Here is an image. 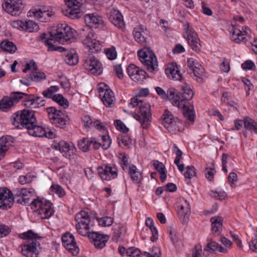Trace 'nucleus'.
I'll return each instance as SVG.
<instances>
[{
  "label": "nucleus",
  "mask_w": 257,
  "mask_h": 257,
  "mask_svg": "<svg viewBox=\"0 0 257 257\" xmlns=\"http://www.w3.org/2000/svg\"><path fill=\"white\" fill-rule=\"evenodd\" d=\"M133 35L137 43L143 45L146 44L148 33L145 27L142 25L136 26L134 29Z\"/></svg>",
  "instance_id": "nucleus-22"
},
{
  "label": "nucleus",
  "mask_w": 257,
  "mask_h": 257,
  "mask_svg": "<svg viewBox=\"0 0 257 257\" xmlns=\"http://www.w3.org/2000/svg\"><path fill=\"white\" fill-rule=\"evenodd\" d=\"M109 21L115 27L119 29H123L125 24L123 16L118 10H113L108 17Z\"/></svg>",
  "instance_id": "nucleus-25"
},
{
  "label": "nucleus",
  "mask_w": 257,
  "mask_h": 257,
  "mask_svg": "<svg viewBox=\"0 0 257 257\" xmlns=\"http://www.w3.org/2000/svg\"><path fill=\"white\" fill-rule=\"evenodd\" d=\"M98 174L100 177L104 180L110 181L117 177L118 170L113 165L105 164L97 169Z\"/></svg>",
  "instance_id": "nucleus-13"
},
{
  "label": "nucleus",
  "mask_w": 257,
  "mask_h": 257,
  "mask_svg": "<svg viewBox=\"0 0 257 257\" xmlns=\"http://www.w3.org/2000/svg\"><path fill=\"white\" fill-rule=\"evenodd\" d=\"M52 203L46 199H35L32 203V207H35L39 215L42 219L48 218L53 214Z\"/></svg>",
  "instance_id": "nucleus-9"
},
{
  "label": "nucleus",
  "mask_w": 257,
  "mask_h": 257,
  "mask_svg": "<svg viewBox=\"0 0 257 257\" xmlns=\"http://www.w3.org/2000/svg\"><path fill=\"white\" fill-rule=\"evenodd\" d=\"M20 237L26 240L24 244L19 246L23 255L27 257H37L38 254L37 248L40 245L38 240L41 237L31 230L21 234Z\"/></svg>",
  "instance_id": "nucleus-6"
},
{
  "label": "nucleus",
  "mask_w": 257,
  "mask_h": 257,
  "mask_svg": "<svg viewBox=\"0 0 257 257\" xmlns=\"http://www.w3.org/2000/svg\"><path fill=\"white\" fill-rule=\"evenodd\" d=\"M215 171L214 168H207L204 172L206 178L210 181L213 179Z\"/></svg>",
  "instance_id": "nucleus-59"
},
{
  "label": "nucleus",
  "mask_w": 257,
  "mask_h": 257,
  "mask_svg": "<svg viewBox=\"0 0 257 257\" xmlns=\"http://www.w3.org/2000/svg\"><path fill=\"white\" fill-rule=\"evenodd\" d=\"M108 86L104 83L99 84L98 91L103 104L108 107L111 106L114 99V93Z\"/></svg>",
  "instance_id": "nucleus-16"
},
{
  "label": "nucleus",
  "mask_w": 257,
  "mask_h": 257,
  "mask_svg": "<svg viewBox=\"0 0 257 257\" xmlns=\"http://www.w3.org/2000/svg\"><path fill=\"white\" fill-rule=\"evenodd\" d=\"M204 251H210L212 252L215 251H218L222 253H226L227 249L221 245H220L216 241H211L207 243L206 247L204 249Z\"/></svg>",
  "instance_id": "nucleus-34"
},
{
  "label": "nucleus",
  "mask_w": 257,
  "mask_h": 257,
  "mask_svg": "<svg viewBox=\"0 0 257 257\" xmlns=\"http://www.w3.org/2000/svg\"><path fill=\"white\" fill-rule=\"evenodd\" d=\"M162 119L163 125L169 133L174 134L179 130L181 122L177 117H174L168 110H165Z\"/></svg>",
  "instance_id": "nucleus-10"
},
{
  "label": "nucleus",
  "mask_w": 257,
  "mask_h": 257,
  "mask_svg": "<svg viewBox=\"0 0 257 257\" xmlns=\"http://www.w3.org/2000/svg\"><path fill=\"white\" fill-rule=\"evenodd\" d=\"M12 123L18 128L25 127L26 129L30 124L36 122L34 111L30 109H24L17 112L12 117Z\"/></svg>",
  "instance_id": "nucleus-7"
},
{
  "label": "nucleus",
  "mask_w": 257,
  "mask_h": 257,
  "mask_svg": "<svg viewBox=\"0 0 257 257\" xmlns=\"http://www.w3.org/2000/svg\"><path fill=\"white\" fill-rule=\"evenodd\" d=\"M195 168L193 166H187L184 175L185 178L191 179L195 175Z\"/></svg>",
  "instance_id": "nucleus-58"
},
{
  "label": "nucleus",
  "mask_w": 257,
  "mask_h": 257,
  "mask_svg": "<svg viewBox=\"0 0 257 257\" xmlns=\"http://www.w3.org/2000/svg\"><path fill=\"white\" fill-rule=\"evenodd\" d=\"M35 176L32 173H28L25 176H21L19 177V182L23 185L27 183H31Z\"/></svg>",
  "instance_id": "nucleus-48"
},
{
  "label": "nucleus",
  "mask_w": 257,
  "mask_h": 257,
  "mask_svg": "<svg viewBox=\"0 0 257 257\" xmlns=\"http://www.w3.org/2000/svg\"><path fill=\"white\" fill-rule=\"evenodd\" d=\"M126 231V228L122 225H119L114 229L113 239L116 240L121 239Z\"/></svg>",
  "instance_id": "nucleus-43"
},
{
  "label": "nucleus",
  "mask_w": 257,
  "mask_h": 257,
  "mask_svg": "<svg viewBox=\"0 0 257 257\" xmlns=\"http://www.w3.org/2000/svg\"><path fill=\"white\" fill-rule=\"evenodd\" d=\"M3 4L5 11L13 16L20 15L23 11L22 0H4Z\"/></svg>",
  "instance_id": "nucleus-14"
},
{
  "label": "nucleus",
  "mask_w": 257,
  "mask_h": 257,
  "mask_svg": "<svg viewBox=\"0 0 257 257\" xmlns=\"http://www.w3.org/2000/svg\"><path fill=\"white\" fill-rule=\"evenodd\" d=\"M23 30L29 32H34L37 31L39 29L38 24L32 20L24 21V26Z\"/></svg>",
  "instance_id": "nucleus-36"
},
{
  "label": "nucleus",
  "mask_w": 257,
  "mask_h": 257,
  "mask_svg": "<svg viewBox=\"0 0 257 257\" xmlns=\"http://www.w3.org/2000/svg\"><path fill=\"white\" fill-rule=\"evenodd\" d=\"M101 147L104 150L107 149L111 145V141L108 135H103L101 137Z\"/></svg>",
  "instance_id": "nucleus-55"
},
{
  "label": "nucleus",
  "mask_w": 257,
  "mask_h": 257,
  "mask_svg": "<svg viewBox=\"0 0 257 257\" xmlns=\"http://www.w3.org/2000/svg\"><path fill=\"white\" fill-rule=\"evenodd\" d=\"M93 226L88 213L81 210V236L87 237L93 242L96 248L101 249L105 246L109 236L93 231Z\"/></svg>",
  "instance_id": "nucleus-4"
},
{
  "label": "nucleus",
  "mask_w": 257,
  "mask_h": 257,
  "mask_svg": "<svg viewBox=\"0 0 257 257\" xmlns=\"http://www.w3.org/2000/svg\"><path fill=\"white\" fill-rule=\"evenodd\" d=\"M24 95L27 96V95L25 93L21 92H16L13 93L12 94L10 98L12 99V100H14V103L15 104L18 102L20 99L23 98V96Z\"/></svg>",
  "instance_id": "nucleus-61"
},
{
  "label": "nucleus",
  "mask_w": 257,
  "mask_h": 257,
  "mask_svg": "<svg viewBox=\"0 0 257 257\" xmlns=\"http://www.w3.org/2000/svg\"><path fill=\"white\" fill-rule=\"evenodd\" d=\"M126 255L127 257H142L141 251L135 247H130L127 249Z\"/></svg>",
  "instance_id": "nucleus-49"
},
{
  "label": "nucleus",
  "mask_w": 257,
  "mask_h": 257,
  "mask_svg": "<svg viewBox=\"0 0 257 257\" xmlns=\"http://www.w3.org/2000/svg\"><path fill=\"white\" fill-rule=\"evenodd\" d=\"M27 128L28 134L32 136L36 137H43L45 134V129L34 122L33 124H30Z\"/></svg>",
  "instance_id": "nucleus-29"
},
{
  "label": "nucleus",
  "mask_w": 257,
  "mask_h": 257,
  "mask_svg": "<svg viewBox=\"0 0 257 257\" xmlns=\"http://www.w3.org/2000/svg\"><path fill=\"white\" fill-rule=\"evenodd\" d=\"M62 241L64 247L73 255H76L79 252V248L76 245L74 236L67 232L62 236Z\"/></svg>",
  "instance_id": "nucleus-17"
},
{
  "label": "nucleus",
  "mask_w": 257,
  "mask_h": 257,
  "mask_svg": "<svg viewBox=\"0 0 257 257\" xmlns=\"http://www.w3.org/2000/svg\"><path fill=\"white\" fill-rule=\"evenodd\" d=\"M167 76L174 80H180L182 79L181 73L176 63L168 64L165 69Z\"/></svg>",
  "instance_id": "nucleus-26"
},
{
  "label": "nucleus",
  "mask_w": 257,
  "mask_h": 257,
  "mask_svg": "<svg viewBox=\"0 0 257 257\" xmlns=\"http://www.w3.org/2000/svg\"><path fill=\"white\" fill-rule=\"evenodd\" d=\"M37 69V65L34 61H31L29 63H27L26 67L23 69V71L24 73L27 72L28 70H32L33 71Z\"/></svg>",
  "instance_id": "nucleus-62"
},
{
  "label": "nucleus",
  "mask_w": 257,
  "mask_h": 257,
  "mask_svg": "<svg viewBox=\"0 0 257 257\" xmlns=\"http://www.w3.org/2000/svg\"><path fill=\"white\" fill-rule=\"evenodd\" d=\"M44 100L40 97H34L29 95L24 102V105L31 108H37L44 105Z\"/></svg>",
  "instance_id": "nucleus-28"
},
{
  "label": "nucleus",
  "mask_w": 257,
  "mask_h": 257,
  "mask_svg": "<svg viewBox=\"0 0 257 257\" xmlns=\"http://www.w3.org/2000/svg\"><path fill=\"white\" fill-rule=\"evenodd\" d=\"M105 53L107 57L109 60H114L117 57V53L114 47L106 49L105 50Z\"/></svg>",
  "instance_id": "nucleus-53"
},
{
  "label": "nucleus",
  "mask_w": 257,
  "mask_h": 257,
  "mask_svg": "<svg viewBox=\"0 0 257 257\" xmlns=\"http://www.w3.org/2000/svg\"><path fill=\"white\" fill-rule=\"evenodd\" d=\"M187 66L189 68L188 72L193 73L196 80H201L204 74V69L198 61L192 58H189L187 60Z\"/></svg>",
  "instance_id": "nucleus-20"
},
{
  "label": "nucleus",
  "mask_w": 257,
  "mask_h": 257,
  "mask_svg": "<svg viewBox=\"0 0 257 257\" xmlns=\"http://www.w3.org/2000/svg\"><path fill=\"white\" fill-rule=\"evenodd\" d=\"M50 190L52 192L58 195L60 197H62L65 195L64 190L61 186L58 184H53L50 187Z\"/></svg>",
  "instance_id": "nucleus-47"
},
{
  "label": "nucleus",
  "mask_w": 257,
  "mask_h": 257,
  "mask_svg": "<svg viewBox=\"0 0 257 257\" xmlns=\"http://www.w3.org/2000/svg\"><path fill=\"white\" fill-rule=\"evenodd\" d=\"M193 95L192 90L187 85L182 86L179 93H177L176 90L173 88L167 91L168 99L174 105L181 108L184 117L191 122L194 121L195 117L194 107L192 103L184 101L192 99Z\"/></svg>",
  "instance_id": "nucleus-2"
},
{
  "label": "nucleus",
  "mask_w": 257,
  "mask_h": 257,
  "mask_svg": "<svg viewBox=\"0 0 257 257\" xmlns=\"http://www.w3.org/2000/svg\"><path fill=\"white\" fill-rule=\"evenodd\" d=\"M248 32H249V30L246 27L243 28L242 31L233 27L231 31V39L232 41L238 44L245 42L247 40V37L249 36Z\"/></svg>",
  "instance_id": "nucleus-23"
},
{
  "label": "nucleus",
  "mask_w": 257,
  "mask_h": 257,
  "mask_svg": "<svg viewBox=\"0 0 257 257\" xmlns=\"http://www.w3.org/2000/svg\"><path fill=\"white\" fill-rule=\"evenodd\" d=\"M141 62L147 66V70L154 73L158 70V60L154 53L148 47H144L138 51Z\"/></svg>",
  "instance_id": "nucleus-8"
},
{
  "label": "nucleus",
  "mask_w": 257,
  "mask_h": 257,
  "mask_svg": "<svg viewBox=\"0 0 257 257\" xmlns=\"http://www.w3.org/2000/svg\"><path fill=\"white\" fill-rule=\"evenodd\" d=\"M53 148L59 150L64 157L69 159H71L76 152V149L72 143L64 141H61L58 144L53 145Z\"/></svg>",
  "instance_id": "nucleus-15"
},
{
  "label": "nucleus",
  "mask_w": 257,
  "mask_h": 257,
  "mask_svg": "<svg viewBox=\"0 0 257 257\" xmlns=\"http://www.w3.org/2000/svg\"><path fill=\"white\" fill-rule=\"evenodd\" d=\"M185 203L184 205H180L179 206L180 209L178 211L180 218L184 222L187 221L191 213V207L189 202L185 200Z\"/></svg>",
  "instance_id": "nucleus-27"
},
{
  "label": "nucleus",
  "mask_w": 257,
  "mask_h": 257,
  "mask_svg": "<svg viewBox=\"0 0 257 257\" xmlns=\"http://www.w3.org/2000/svg\"><path fill=\"white\" fill-rule=\"evenodd\" d=\"M128 75L131 78L135 81L142 80L145 76V71L140 68L134 64H130L127 68Z\"/></svg>",
  "instance_id": "nucleus-24"
},
{
  "label": "nucleus",
  "mask_w": 257,
  "mask_h": 257,
  "mask_svg": "<svg viewBox=\"0 0 257 257\" xmlns=\"http://www.w3.org/2000/svg\"><path fill=\"white\" fill-rule=\"evenodd\" d=\"M15 104L14 100L9 97H5L0 101V109L6 111Z\"/></svg>",
  "instance_id": "nucleus-37"
},
{
  "label": "nucleus",
  "mask_w": 257,
  "mask_h": 257,
  "mask_svg": "<svg viewBox=\"0 0 257 257\" xmlns=\"http://www.w3.org/2000/svg\"><path fill=\"white\" fill-rule=\"evenodd\" d=\"M50 39L44 41L49 51H62L64 50L62 47H55L52 44L53 41L63 45L70 43L74 41L72 29L65 23L58 24L56 32H50Z\"/></svg>",
  "instance_id": "nucleus-3"
},
{
  "label": "nucleus",
  "mask_w": 257,
  "mask_h": 257,
  "mask_svg": "<svg viewBox=\"0 0 257 257\" xmlns=\"http://www.w3.org/2000/svg\"><path fill=\"white\" fill-rule=\"evenodd\" d=\"M58 90V87L57 86H52L48 89L43 91V94L46 98H51L54 96V93Z\"/></svg>",
  "instance_id": "nucleus-51"
},
{
  "label": "nucleus",
  "mask_w": 257,
  "mask_h": 257,
  "mask_svg": "<svg viewBox=\"0 0 257 257\" xmlns=\"http://www.w3.org/2000/svg\"><path fill=\"white\" fill-rule=\"evenodd\" d=\"M11 231V229L9 226L0 223V238L7 236Z\"/></svg>",
  "instance_id": "nucleus-54"
},
{
  "label": "nucleus",
  "mask_w": 257,
  "mask_h": 257,
  "mask_svg": "<svg viewBox=\"0 0 257 257\" xmlns=\"http://www.w3.org/2000/svg\"><path fill=\"white\" fill-rule=\"evenodd\" d=\"M67 9L62 10L63 14L72 19H78L80 16V0H64Z\"/></svg>",
  "instance_id": "nucleus-11"
},
{
  "label": "nucleus",
  "mask_w": 257,
  "mask_h": 257,
  "mask_svg": "<svg viewBox=\"0 0 257 257\" xmlns=\"http://www.w3.org/2000/svg\"><path fill=\"white\" fill-rule=\"evenodd\" d=\"M54 15V12L46 8L39 9L38 10L33 9L28 12V16L34 17L42 22L49 21L50 18Z\"/></svg>",
  "instance_id": "nucleus-21"
},
{
  "label": "nucleus",
  "mask_w": 257,
  "mask_h": 257,
  "mask_svg": "<svg viewBox=\"0 0 257 257\" xmlns=\"http://www.w3.org/2000/svg\"><path fill=\"white\" fill-rule=\"evenodd\" d=\"M84 19L87 26L82 29L81 36L84 38L83 44L88 49V51L84 54L83 66L91 74L99 75L102 73V65L93 53L101 51L102 46L99 41L92 39L95 33L91 27L102 29L105 27V24L102 17L93 14L86 15Z\"/></svg>",
  "instance_id": "nucleus-1"
},
{
  "label": "nucleus",
  "mask_w": 257,
  "mask_h": 257,
  "mask_svg": "<svg viewBox=\"0 0 257 257\" xmlns=\"http://www.w3.org/2000/svg\"><path fill=\"white\" fill-rule=\"evenodd\" d=\"M153 166L155 169L157 170L160 174V180L164 182L167 178L166 171L165 165L158 161H153Z\"/></svg>",
  "instance_id": "nucleus-35"
},
{
  "label": "nucleus",
  "mask_w": 257,
  "mask_h": 257,
  "mask_svg": "<svg viewBox=\"0 0 257 257\" xmlns=\"http://www.w3.org/2000/svg\"><path fill=\"white\" fill-rule=\"evenodd\" d=\"M244 127L251 134H257V122L249 117H245L243 120Z\"/></svg>",
  "instance_id": "nucleus-33"
},
{
  "label": "nucleus",
  "mask_w": 257,
  "mask_h": 257,
  "mask_svg": "<svg viewBox=\"0 0 257 257\" xmlns=\"http://www.w3.org/2000/svg\"><path fill=\"white\" fill-rule=\"evenodd\" d=\"M202 253V247L201 244H198L192 251L191 257H201Z\"/></svg>",
  "instance_id": "nucleus-56"
},
{
  "label": "nucleus",
  "mask_w": 257,
  "mask_h": 257,
  "mask_svg": "<svg viewBox=\"0 0 257 257\" xmlns=\"http://www.w3.org/2000/svg\"><path fill=\"white\" fill-rule=\"evenodd\" d=\"M1 48L6 52L12 53L16 52L17 47L14 43L8 41H3L1 43Z\"/></svg>",
  "instance_id": "nucleus-38"
},
{
  "label": "nucleus",
  "mask_w": 257,
  "mask_h": 257,
  "mask_svg": "<svg viewBox=\"0 0 257 257\" xmlns=\"http://www.w3.org/2000/svg\"><path fill=\"white\" fill-rule=\"evenodd\" d=\"M12 138L10 136L2 137L0 138V148L7 151L13 143Z\"/></svg>",
  "instance_id": "nucleus-40"
},
{
  "label": "nucleus",
  "mask_w": 257,
  "mask_h": 257,
  "mask_svg": "<svg viewBox=\"0 0 257 257\" xmlns=\"http://www.w3.org/2000/svg\"><path fill=\"white\" fill-rule=\"evenodd\" d=\"M67 121L68 117L64 113V111L60 110L57 115L51 120V122L57 127H62L66 124Z\"/></svg>",
  "instance_id": "nucleus-30"
},
{
  "label": "nucleus",
  "mask_w": 257,
  "mask_h": 257,
  "mask_svg": "<svg viewBox=\"0 0 257 257\" xmlns=\"http://www.w3.org/2000/svg\"><path fill=\"white\" fill-rule=\"evenodd\" d=\"M120 164L121 168L123 171L128 169V167L130 165L129 164L128 158L126 155L124 154L122 156Z\"/></svg>",
  "instance_id": "nucleus-60"
},
{
  "label": "nucleus",
  "mask_w": 257,
  "mask_h": 257,
  "mask_svg": "<svg viewBox=\"0 0 257 257\" xmlns=\"http://www.w3.org/2000/svg\"><path fill=\"white\" fill-rule=\"evenodd\" d=\"M14 202L13 195L7 188H0V208L8 209L11 208Z\"/></svg>",
  "instance_id": "nucleus-18"
},
{
  "label": "nucleus",
  "mask_w": 257,
  "mask_h": 257,
  "mask_svg": "<svg viewBox=\"0 0 257 257\" xmlns=\"http://www.w3.org/2000/svg\"><path fill=\"white\" fill-rule=\"evenodd\" d=\"M114 125L117 130L124 133H127L129 131L128 128L120 120H116L114 121Z\"/></svg>",
  "instance_id": "nucleus-57"
},
{
  "label": "nucleus",
  "mask_w": 257,
  "mask_h": 257,
  "mask_svg": "<svg viewBox=\"0 0 257 257\" xmlns=\"http://www.w3.org/2000/svg\"><path fill=\"white\" fill-rule=\"evenodd\" d=\"M210 221L212 223L211 228L213 233L216 235H219L222 229L223 219L217 216L212 217Z\"/></svg>",
  "instance_id": "nucleus-32"
},
{
  "label": "nucleus",
  "mask_w": 257,
  "mask_h": 257,
  "mask_svg": "<svg viewBox=\"0 0 257 257\" xmlns=\"http://www.w3.org/2000/svg\"><path fill=\"white\" fill-rule=\"evenodd\" d=\"M65 61L70 65H74L77 64L79 61L78 54L75 52L68 54L66 56Z\"/></svg>",
  "instance_id": "nucleus-41"
},
{
  "label": "nucleus",
  "mask_w": 257,
  "mask_h": 257,
  "mask_svg": "<svg viewBox=\"0 0 257 257\" xmlns=\"http://www.w3.org/2000/svg\"><path fill=\"white\" fill-rule=\"evenodd\" d=\"M33 190L25 188H17L15 191L14 201L21 204L28 203L33 195Z\"/></svg>",
  "instance_id": "nucleus-19"
},
{
  "label": "nucleus",
  "mask_w": 257,
  "mask_h": 257,
  "mask_svg": "<svg viewBox=\"0 0 257 257\" xmlns=\"http://www.w3.org/2000/svg\"><path fill=\"white\" fill-rule=\"evenodd\" d=\"M53 100L57 102L61 106H62L64 109L69 106V102L61 94L54 95L53 97Z\"/></svg>",
  "instance_id": "nucleus-42"
},
{
  "label": "nucleus",
  "mask_w": 257,
  "mask_h": 257,
  "mask_svg": "<svg viewBox=\"0 0 257 257\" xmlns=\"http://www.w3.org/2000/svg\"><path fill=\"white\" fill-rule=\"evenodd\" d=\"M144 254L147 257H160L161 251L159 248L153 247L149 251H144Z\"/></svg>",
  "instance_id": "nucleus-46"
},
{
  "label": "nucleus",
  "mask_w": 257,
  "mask_h": 257,
  "mask_svg": "<svg viewBox=\"0 0 257 257\" xmlns=\"http://www.w3.org/2000/svg\"><path fill=\"white\" fill-rule=\"evenodd\" d=\"M96 219L99 225L103 227L109 226L111 225L113 222V218L108 216L96 218Z\"/></svg>",
  "instance_id": "nucleus-44"
},
{
  "label": "nucleus",
  "mask_w": 257,
  "mask_h": 257,
  "mask_svg": "<svg viewBox=\"0 0 257 257\" xmlns=\"http://www.w3.org/2000/svg\"><path fill=\"white\" fill-rule=\"evenodd\" d=\"M32 81H40L46 78V75L42 72H33L32 75H30Z\"/></svg>",
  "instance_id": "nucleus-50"
},
{
  "label": "nucleus",
  "mask_w": 257,
  "mask_h": 257,
  "mask_svg": "<svg viewBox=\"0 0 257 257\" xmlns=\"http://www.w3.org/2000/svg\"><path fill=\"white\" fill-rule=\"evenodd\" d=\"M186 33L184 38L187 40L188 44L195 51H199L201 48L200 40L197 33L192 28H190L188 23L184 25Z\"/></svg>",
  "instance_id": "nucleus-12"
},
{
  "label": "nucleus",
  "mask_w": 257,
  "mask_h": 257,
  "mask_svg": "<svg viewBox=\"0 0 257 257\" xmlns=\"http://www.w3.org/2000/svg\"><path fill=\"white\" fill-rule=\"evenodd\" d=\"M119 146L123 148H128L132 144L130 138L126 135H121L117 138Z\"/></svg>",
  "instance_id": "nucleus-39"
},
{
  "label": "nucleus",
  "mask_w": 257,
  "mask_h": 257,
  "mask_svg": "<svg viewBox=\"0 0 257 257\" xmlns=\"http://www.w3.org/2000/svg\"><path fill=\"white\" fill-rule=\"evenodd\" d=\"M59 110H58L54 107H51L47 108L49 117L50 120H52L57 115Z\"/></svg>",
  "instance_id": "nucleus-64"
},
{
  "label": "nucleus",
  "mask_w": 257,
  "mask_h": 257,
  "mask_svg": "<svg viewBox=\"0 0 257 257\" xmlns=\"http://www.w3.org/2000/svg\"><path fill=\"white\" fill-rule=\"evenodd\" d=\"M93 142V140L89 138H83L81 141V151L86 152L89 150L91 145Z\"/></svg>",
  "instance_id": "nucleus-45"
},
{
  "label": "nucleus",
  "mask_w": 257,
  "mask_h": 257,
  "mask_svg": "<svg viewBox=\"0 0 257 257\" xmlns=\"http://www.w3.org/2000/svg\"><path fill=\"white\" fill-rule=\"evenodd\" d=\"M211 195L219 200L224 199L226 197V193L224 191H212Z\"/></svg>",
  "instance_id": "nucleus-63"
},
{
  "label": "nucleus",
  "mask_w": 257,
  "mask_h": 257,
  "mask_svg": "<svg viewBox=\"0 0 257 257\" xmlns=\"http://www.w3.org/2000/svg\"><path fill=\"white\" fill-rule=\"evenodd\" d=\"M141 95L134 96L131 99L130 105L133 107H139V114L133 112V115L140 121L142 128L147 129L152 121L151 105L148 102L141 99Z\"/></svg>",
  "instance_id": "nucleus-5"
},
{
  "label": "nucleus",
  "mask_w": 257,
  "mask_h": 257,
  "mask_svg": "<svg viewBox=\"0 0 257 257\" xmlns=\"http://www.w3.org/2000/svg\"><path fill=\"white\" fill-rule=\"evenodd\" d=\"M127 170L128 174L134 183H140L142 180V176L136 166L134 165H131L129 166L128 169Z\"/></svg>",
  "instance_id": "nucleus-31"
},
{
  "label": "nucleus",
  "mask_w": 257,
  "mask_h": 257,
  "mask_svg": "<svg viewBox=\"0 0 257 257\" xmlns=\"http://www.w3.org/2000/svg\"><path fill=\"white\" fill-rule=\"evenodd\" d=\"M83 125L87 131L93 128V121L88 115H86L83 119Z\"/></svg>",
  "instance_id": "nucleus-52"
}]
</instances>
